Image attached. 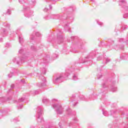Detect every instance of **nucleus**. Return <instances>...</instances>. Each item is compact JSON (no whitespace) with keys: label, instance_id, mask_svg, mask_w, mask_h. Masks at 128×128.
<instances>
[{"label":"nucleus","instance_id":"nucleus-1","mask_svg":"<svg viewBox=\"0 0 128 128\" xmlns=\"http://www.w3.org/2000/svg\"><path fill=\"white\" fill-rule=\"evenodd\" d=\"M37 110V122H44V118L42 116V106H38Z\"/></svg>","mask_w":128,"mask_h":128},{"label":"nucleus","instance_id":"nucleus-2","mask_svg":"<svg viewBox=\"0 0 128 128\" xmlns=\"http://www.w3.org/2000/svg\"><path fill=\"white\" fill-rule=\"evenodd\" d=\"M53 108L56 110L57 114H62L64 112V108L62 107L60 104H54L52 105Z\"/></svg>","mask_w":128,"mask_h":128},{"label":"nucleus","instance_id":"nucleus-3","mask_svg":"<svg viewBox=\"0 0 128 128\" xmlns=\"http://www.w3.org/2000/svg\"><path fill=\"white\" fill-rule=\"evenodd\" d=\"M40 78L42 80V82L40 84L38 83V86L40 88H44L46 86V78H44V76H40Z\"/></svg>","mask_w":128,"mask_h":128},{"label":"nucleus","instance_id":"nucleus-4","mask_svg":"<svg viewBox=\"0 0 128 128\" xmlns=\"http://www.w3.org/2000/svg\"><path fill=\"white\" fill-rule=\"evenodd\" d=\"M126 0H120L119 1V6H122L124 12H128V6H126Z\"/></svg>","mask_w":128,"mask_h":128},{"label":"nucleus","instance_id":"nucleus-5","mask_svg":"<svg viewBox=\"0 0 128 128\" xmlns=\"http://www.w3.org/2000/svg\"><path fill=\"white\" fill-rule=\"evenodd\" d=\"M24 10H28V12L25 14V16H26V18H30L32 16V14H34V12L30 11L28 7L24 6Z\"/></svg>","mask_w":128,"mask_h":128},{"label":"nucleus","instance_id":"nucleus-6","mask_svg":"<svg viewBox=\"0 0 128 128\" xmlns=\"http://www.w3.org/2000/svg\"><path fill=\"white\" fill-rule=\"evenodd\" d=\"M66 78V76H60L58 77L54 78L53 82L54 84H56V82H62V78Z\"/></svg>","mask_w":128,"mask_h":128},{"label":"nucleus","instance_id":"nucleus-7","mask_svg":"<svg viewBox=\"0 0 128 128\" xmlns=\"http://www.w3.org/2000/svg\"><path fill=\"white\" fill-rule=\"evenodd\" d=\"M22 60H24V58H20L18 57H16L13 59V62H15V64H20V62H22Z\"/></svg>","mask_w":128,"mask_h":128},{"label":"nucleus","instance_id":"nucleus-8","mask_svg":"<svg viewBox=\"0 0 128 128\" xmlns=\"http://www.w3.org/2000/svg\"><path fill=\"white\" fill-rule=\"evenodd\" d=\"M60 18V20H66V18H64V16H60V15H54L52 14V16L51 17V18H54V20H56V18Z\"/></svg>","mask_w":128,"mask_h":128},{"label":"nucleus","instance_id":"nucleus-9","mask_svg":"<svg viewBox=\"0 0 128 128\" xmlns=\"http://www.w3.org/2000/svg\"><path fill=\"white\" fill-rule=\"evenodd\" d=\"M34 34H35L36 36H40V32H34V33L33 34L30 36V41L32 42V40H34Z\"/></svg>","mask_w":128,"mask_h":128},{"label":"nucleus","instance_id":"nucleus-10","mask_svg":"<svg viewBox=\"0 0 128 128\" xmlns=\"http://www.w3.org/2000/svg\"><path fill=\"white\" fill-rule=\"evenodd\" d=\"M94 56H96V52L93 51L90 54L89 56H87V58H94Z\"/></svg>","mask_w":128,"mask_h":128},{"label":"nucleus","instance_id":"nucleus-11","mask_svg":"<svg viewBox=\"0 0 128 128\" xmlns=\"http://www.w3.org/2000/svg\"><path fill=\"white\" fill-rule=\"evenodd\" d=\"M19 42L20 44H22L24 42V38H22V35L19 36Z\"/></svg>","mask_w":128,"mask_h":128},{"label":"nucleus","instance_id":"nucleus-12","mask_svg":"<svg viewBox=\"0 0 128 128\" xmlns=\"http://www.w3.org/2000/svg\"><path fill=\"white\" fill-rule=\"evenodd\" d=\"M48 102H49L48 99H47V98L46 97H44V98L42 99V102H44V104H48Z\"/></svg>","mask_w":128,"mask_h":128},{"label":"nucleus","instance_id":"nucleus-13","mask_svg":"<svg viewBox=\"0 0 128 128\" xmlns=\"http://www.w3.org/2000/svg\"><path fill=\"white\" fill-rule=\"evenodd\" d=\"M64 28L65 30H67L68 32L70 31V26H68V24H66L64 27Z\"/></svg>","mask_w":128,"mask_h":128},{"label":"nucleus","instance_id":"nucleus-14","mask_svg":"<svg viewBox=\"0 0 128 128\" xmlns=\"http://www.w3.org/2000/svg\"><path fill=\"white\" fill-rule=\"evenodd\" d=\"M110 88H111V90L113 92H116V87L114 86H112L110 87Z\"/></svg>","mask_w":128,"mask_h":128},{"label":"nucleus","instance_id":"nucleus-15","mask_svg":"<svg viewBox=\"0 0 128 128\" xmlns=\"http://www.w3.org/2000/svg\"><path fill=\"white\" fill-rule=\"evenodd\" d=\"M102 114L105 116H108V113L107 111H103Z\"/></svg>","mask_w":128,"mask_h":128},{"label":"nucleus","instance_id":"nucleus-16","mask_svg":"<svg viewBox=\"0 0 128 128\" xmlns=\"http://www.w3.org/2000/svg\"><path fill=\"white\" fill-rule=\"evenodd\" d=\"M46 68H43L42 69V74H46Z\"/></svg>","mask_w":128,"mask_h":128},{"label":"nucleus","instance_id":"nucleus-17","mask_svg":"<svg viewBox=\"0 0 128 128\" xmlns=\"http://www.w3.org/2000/svg\"><path fill=\"white\" fill-rule=\"evenodd\" d=\"M31 50H34V52H36V48L34 46H31Z\"/></svg>","mask_w":128,"mask_h":128},{"label":"nucleus","instance_id":"nucleus-18","mask_svg":"<svg viewBox=\"0 0 128 128\" xmlns=\"http://www.w3.org/2000/svg\"><path fill=\"white\" fill-rule=\"evenodd\" d=\"M58 56L57 54H53V56H52L53 60H56V58Z\"/></svg>","mask_w":128,"mask_h":128},{"label":"nucleus","instance_id":"nucleus-19","mask_svg":"<svg viewBox=\"0 0 128 128\" xmlns=\"http://www.w3.org/2000/svg\"><path fill=\"white\" fill-rule=\"evenodd\" d=\"M24 98H22L20 99H19L18 100V102H24Z\"/></svg>","mask_w":128,"mask_h":128},{"label":"nucleus","instance_id":"nucleus-20","mask_svg":"<svg viewBox=\"0 0 128 128\" xmlns=\"http://www.w3.org/2000/svg\"><path fill=\"white\" fill-rule=\"evenodd\" d=\"M78 80V77L74 75L73 76L72 80Z\"/></svg>","mask_w":128,"mask_h":128},{"label":"nucleus","instance_id":"nucleus-21","mask_svg":"<svg viewBox=\"0 0 128 128\" xmlns=\"http://www.w3.org/2000/svg\"><path fill=\"white\" fill-rule=\"evenodd\" d=\"M22 52H24V50L22 48H21L19 51L18 53L20 54H22Z\"/></svg>","mask_w":128,"mask_h":128},{"label":"nucleus","instance_id":"nucleus-22","mask_svg":"<svg viewBox=\"0 0 128 128\" xmlns=\"http://www.w3.org/2000/svg\"><path fill=\"white\" fill-rule=\"evenodd\" d=\"M126 28H128V26L126 25H124L122 26V30H126Z\"/></svg>","mask_w":128,"mask_h":128},{"label":"nucleus","instance_id":"nucleus-23","mask_svg":"<svg viewBox=\"0 0 128 128\" xmlns=\"http://www.w3.org/2000/svg\"><path fill=\"white\" fill-rule=\"evenodd\" d=\"M6 29H2V32H3V36H4L6 35Z\"/></svg>","mask_w":128,"mask_h":128},{"label":"nucleus","instance_id":"nucleus-24","mask_svg":"<svg viewBox=\"0 0 128 128\" xmlns=\"http://www.w3.org/2000/svg\"><path fill=\"white\" fill-rule=\"evenodd\" d=\"M123 18H128V13L125 14L124 15Z\"/></svg>","mask_w":128,"mask_h":128},{"label":"nucleus","instance_id":"nucleus-25","mask_svg":"<svg viewBox=\"0 0 128 128\" xmlns=\"http://www.w3.org/2000/svg\"><path fill=\"white\" fill-rule=\"evenodd\" d=\"M64 42V39H62V38H60L58 42V44H60L61 42Z\"/></svg>","mask_w":128,"mask_h":128},{"label":"nucleus","instance_id":"nucleus-26","mask_svg":"<svg viewBox=\"0 0 128 128\" xmlns=\"http://www.w3.org/2000/svg\"><path fill=\"white\" fill-rule=\"evenodd\" d=\"M105 60H106V64H108V62H110V60L108 58H105Z\"/></svg>","mask_w":128,"mask_h":128},{"label":"nucleus","instance_id":"nucleus-27","mask_svg":"<svg viewBox=\"0 0 128 128\" xmlns=\"http://www.w3.org/2000/svg\"><path fill=\"white\" fill-rule=\"evenodd\" d=\"M20 4H22L23 2H26V0H18Z\"/></svg>","mask_w":128,"mask_h":128},{"label":"nucleus","instance_id":"nucleus-28","mask_svg":"<svg viewBox=\"0 0 128 128\" xmlns=\"http://www.w3.org/2000/svg\"><path fill=\"white\" fill-rule=\"evenodd\" d=\"M14 76V73L10 72V74H8V78H12Z\"/></svg>","mask_w":128,"mask_h":128},{"label":"nucleus","instance_id":"nucleus-29","mask_svg":"<svg viewBox=\"0 0 128 128\" xmlns=\"http://www.w3.org/2000/svg\"><path fill=\"white\" fill-rule=\"evenodd\" d=\"M6 48H10V43H7L6 44Z\"/></svg>","mask_w":128,"mask_h":128},{"label":"nucleus","instance_id":"nucleus-30","mask_svg":"<svg viewBox=\"0 0 128 128\" xmlns=\"http://www.w3.org/2000/svg\"><path fill=\"white\" fill-rule=\"evenodd\" d=\"M97 24H99V26H102V22H100L98 20H97Z\"/></svg>","mask_w":128,"mask_h":128},{"label":"nucleus","instance_id":"nucleus-31","mask_svg":"<svg viewBox=\"0 0 128 128\" xmlns=\"http://www.w3.org/2000/svg\"><path fill=\"white\" fill-rule=\"evenodd\" d=\"M33 92H34V94H38V90L33 91Z\"/></svg>","mask_w":128,"mask_h":128},{"label":"nucleus","instance_id":"nucleus-32","mask_svg":"<svg viewBox=\"0 0 128 128\" xmlns=\"http://www.w3.org/2000/svg\"><path fill=\"white\" fill-rule=\"evenodd\" d=\"M11 11L10 10H8L7 11V14H10Z\"/></svg>","mask_w":128,"mask_h":128},{"label":"nucleus","instance_id":"nucleus-33","mask_svg":"<svg viewBox=\"0 0 128 128\" xmlns=\"http://www.w3.org/2000/svg\"><path fill=\"white\" fill-rule=\"evenodd\" d=\"M124 42V40L122 38L119 39L120 42Z\"/></svg>","mask_w":128,"mask_h":128},{"label":"nucleus","instance_id":"nucleus-34","mask_svg":"<svg viewBox=\"0 0 128 128\" xmlns=\"http://www.w3.org/2000/svg\"><path fill=\"white\" fill-rule=\"evenodd\" d=\"M22 108V105H20L18 106V109L20 110V108Z\"/></svg>","mask_w":128,"mask_h":128},{"label":"nucleus","instance_id":"nucleus-35","mask_svg":"<svg viewBox=\"0 0 128 128\" xmlns=\"http://www.w3.org/2000/svg\"><path fill=\"white\" fill-rule=\"evenodd\" d=\"M14 88V84H12L11 85V88Z\"/></svg>","mask_w":128,"mask_h":128},{"label":"nucleus","instance_id":"nucleus-36","mask_svg":"<svg viewBox=\"0 0 128 128\" xmlns=\"http://www.w3.org/2000/svg\"><path fill=\"white\" fill-rule=\"evenodd\" d=\"M106 84H102V87L103 88H106Z\"/></svg>","mask_w":128,"mask_h":128},{"label":"nucleus","instance_id":"nucleus-37","mask_svg":"<svg viewBox=\"0 0 128 128\" xmlns=\"http://www.w3.org/2000/svg\"><path fill=\"white\" fill-rule=\"evenodd\" d=\"M44 10V12H48V8H45Z\"/></svg>","mask_w":128,"mask_h":128},{"label":"nucleus","instance_id":"nucleus-38","mask_svg":"<svg viewBox=\"0 0 128 128\" xmlns=\"http://www.w3.org/2000/svg\"><path fill=\"white\" fill-rule=\"evenodd\" d=\"M74 122H76V120H78V118H75L74 119Z\"/></svg>","mask_w":128,"mask_h":128},{"label":"nucleus","instance_id":"nucleus-39","mask_svg":"<svg viewBox=\"0 0 128 128\" xmlns=\"http://www.w3.org/2000/svg\"><path fill=\"white\" fill-rule=\"evenodd\" d=\"M58 125H59V126H60V128H62V126H62V124H61L60 122V123L58 124Z\"/></svg>","mask_w":128,"mask_h":128},{"label":"nucleus","instance_id":"nucleus-40","mask_svg":"<svg viewBox=\"0 0 128 128\" xmlns=\"http://www.w3.org/2000/svg\"><path fill=\"white\" fill-rule=\"evenodd\" d=\"M79 48H80V50L82 48V46L80 44Z\"/></svg>","mask_w":128,"mask_h":128},{"label":"nucleus","instance_id":"nucleus-41","mask_svg":"<svg viewBox=\"0 0 128 128\" xmlns=\"http://www.w3.org/2000/svg\"><path fill=\"white\" fill-rule=\"evenodd\" d=\"M21 82H24V79L22 80H21Z\"/></svg>","mask_w":128,"mask_h":128},{"label":"nucleus","instance_id":"nucleus-42","mask_svg":"<svg viewBox=\"0 0 128 128\" xmlns=\"http://www.w3.org/2000/svg\"><path fill=\"white\" fill-rule=\"evenodd\" d=\"M49 8H50V10H52V6L50 5L49 6Z\"/></svg>","mask_w":128,"mask_h":128},{"label":"nucleus","instance_id":"nucleus-43","mask_svg":"<svg viewBox=\"0 0 128 128\" xmlns=\"http://www.w3.org/2000/svg\"><path fill=\"white\" fill-rule=\"evenodd\" d=\"M6 26H8V28H10V24H7Z\"/></svg>","mask_w":128,"mask_h":128},{"label":"nucleus","instance_id":"nucleus-44","mask_svg":"<svg viewBox=\"0 0 128 128\" xmlns=\"http://www.w3.org/2000/svg\"><path fill=\"white\" fill-rule=\"evenodd\" d=\"M52 100V102H54V100L56 101V100H56V99H53Z\"/></svg>","mask_w":128,"mask_h":128},{"label":"nucleus","instance_id":"nucleus-45","mask_svg":"<svg viewBox=\"0 0 128 128\" xmlns=\"http://www.w3.org/2000/svg\"><path fill=\"white\" fill-rule=\"evenodd\" d=\"M84 62H86V61L81 62L82 64H84Z\"/></svg>","mask_w":128,"mask_h":128},{"label":"nucleus","instance_id":"nucleus-46","mask_svg":"<svg viewBox=\"0 0 128 128\" xmlns=\"http://www.w3.org/2000/svg\"><path fill=\"white\" fill-rule=\"evenodd\" d=\"M76 102H75V104H73L74 106H76Z\"/></svg>","mask_w":128,"mask_h":128},{"label":"nucleus","instance_id":"nucleus-47","mask_svg":"<svg viewBox=\"0 0 128 128\" xmlns=\"http://www.w3.org/2000/svg\"><path fill=\"white\" fill-rule=\"evenodd\" d=\"M75 96H72L73 98H74Z\"/></svg>","mask_w":128,"mask_h":128},{"label":"nucleus","instance_id":"nucleus-48","mask_svg":"<svg viewBox=\"0 0 128 128\" xmlns=\"http://www.w3.org/2000/svg\"><path fill=\"white\" fill-rule=\"evenodd\" d=\"M0 40V42H2V39L1 38Z\"/></svg>","mask_w":128,"mask_h":128},{"label":"nucleus","instance_id":"nucleus-49","mask_svg":"<svg viewBox=\"0 0 128 128\" xmlns=\"http://www.w3.org/2000/svg\"><path fill=\"white\" fill-rule=\"evenodd\" d=\"M10 90H11V89L9 90L8 92H10Z\"/></svg>","mask_w":128,"mask_h":128},{"label":"nucleus","instance_id":"nucleus-50","mask_svg":"<svg viewBox=\"0 0 128 128\" xmlns=\"http://www.w3.org/2000/svg\"><path fill=\"white\" fill-rule=\"evenodd\" d=\"M68 75H66V78H68Z\"/></svg>","mask_w":128,"mask_h":128},{"label":"nucleus","instance_id":"nucleus-51","mask_svg":"<svg viewBox=\"0 0 128 128\" xmlns=\"http://www.w3.org/2000/svg\"><path fill=\"white\" fill-rule=\"evenodd\" d=\"M98 60H100V59H98Z\"/></svg>","mask_w":128,"mask_h":128},{"label":"nucleus","instance_id":"nucleus-52","mask_svg":"<svg viewBox=\"0 0 128 128\" xmlns=\"http://www.w3.org/2000/svg\"><path fill=\"white\" fill-rule=\"evenodd\" d=\"M14 122H16V120H14Z\"/></svg>","mask_w":128,"mask_h":128},{"label":"nucleus","instance_id":"nucleus-53","mask_svg":"<svg viewBox=\"0 0 128 128\" xmlns=\"http://www.w3.org/2000/svg\"><path fill=\"white\" fill-rule=\"evenodd\" d=\"M45 60H48V58H45Z\"/></svg>","mask_w":128,"mask_h":128},{"label":"nucleus","instance_id":"nucleus-54","mask_svg":"<svg viewBox=\"0 0 128 128\" xmlns=\"http://www.w3.org/2000/svg\"><path fill=\"white\" fill-rule=\"evenodd\" d=\"M110 112H112V110H111Z\"/></svg>","mask_w":128,"mask_h":128}]
</instances>
